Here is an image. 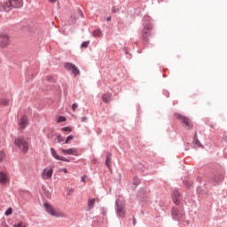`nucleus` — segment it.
<instances>
[{
    "mask_svg": "<svg viewBox=\"0 0 227 227\" xmlns=\"http://www.w3.org/2000/svg\"><path fill=\"white\" fill-rule=\"evenodd\" d=\"M23 4L22 0H6L0 3V12H12L13 8H22Z\"/></svg>",
    "mask_w": 227,
    "mask_h": 227,
    "instance_id": "f257e3e1",
    "label": "nucleus"
},
{
    "mask_svg": "<svg viewBox=\"0 0 227 227\" xmlns=\"http://www.w3.org/2000/svg\"><path fill=\"white\" fill-rule=\"evenodd\" d=\"M44 210L47 214L52 215V217H67V213L52 207L49 203H44Z\"/></svg>",
    "mask_w": 227,
    "mask_h": 227,
    "instance_id": "f03ea898",
    "label": "nucleus"
},
{
    "mask_svg": "<svg viewBox=\"0 0 227 227\" xmlns=\"http://www.w3.org/2000/svg\"><path fill=\"white\" fill-rule=\"evenodd\" d=\"M14 145L18 148H20L23 153H27V150H29V142L24 137H18L15 138Z\"/></svg>",
    "mask_w": 227,
    "mask_h": 227,
    "instance_id": "7ed1b4c3",
    "label": "nucleus"
},
{
    "mask_svg": "<svg viewBox=\"0 0 227 227\" xmlns=\"http://www.w3.org/2000/svg\"><path fill=\"white\" fill-rule=\"evenodd\" d=\"M52 175H54V168L49 166L43 169L41 177L43 180H51V178H52Z\"/></svg>",
    "mask_w": 227,
    "mask_h": 227,
    "instance_id": "20e7f679",
    "label": "nucleus"
},
{
    "mask_svg": "<svg viewBox=\"0 0 227 227\" xmlns=\"http://www.w3.org/2000/svg\"><path fill=\"white\" fill-rule=\"evenodd\" d=\"M10 45V35L5 33L0 34V49H6Z\"/></svg>",
    "mask_w": 227,
    "mask_h": 227,
    "instance_id": "39448f33",
    "label": "nucleus"
},
{
    "mask_svg": "<svg viewBox=\"0 0 227 227\" xmlns=\"http://www.w3.org/2000/svg\"><path fill=\"white\" fill-rule=\"evenodd\" d=\"M177 120H180V121H182V123H184V128L187 130H191L192 129V122H191V120H189V118L182 115V114H177L176 115Z\"/></svg>",
    "mask_w": 227,
    "mask_h": 227,
    "instance_id": "423d86ee",
    "label": "nucleus"
},
{
    "mask_svg": "<svg viewBox=\"0 0 227 227\" xmlns=\"http://www.w3.org/2000/svg\"><path fill=\"white\" fill-rule=\"evenodd\" d=\"M64 67L66 70H70L74 76L79 75L81 74L79 68H77L76 66L72 63H66Z\"/></svg>",
    "mask_w": 227,
    "mask_h": 227,
    "instance_id": "0eeeda50",
    "label": "nucleus"
},
{
    "mask_svg": "<svg viewBox=\"0 0 227 227\" xmlns=\"http://www.w3.org/2000/svg\"><path fill=\"white\" fill-rule=\"evenodd\" d=\"M61 153L64 155H74V157L79 156V152L75 148H69V149H60Z\"/></svg>",
    "mask_w": 227,
    "mask_h": 227,
    "instance_id": "6e6552de",
    "label": "nucleus"
},
{
    "mask_svg": "<svg viewBox=\"0 0 227 227\" xmlns=\"http://www.w3.org/2000/svg\"><path fill=\"white\" fill-rule=\"evenodd\" d=\"M51 153L52 157L56 159V160H63L64 162H70V160H68L67 158L59 156V153L56 152V149L51 148Z\"/></svg>",
    "mask_w": 227,
    "mask_h": 227,
    "instance_id": "1a4fd4ad",
    "label": "nucleus"
},
{
    "mask_svg": "<svg viewBox=\"0 0 227 227\" xmlns=\"http://www.w3.org/2000/svg\"><path fill=\"white\" fill-rule=\"evenodd\" d=\"M172 216H173V219H176V221H180V219L184 217V211H180L177 208L174 207L172 208Z\"/></svg>",
    "mask_w": 227,
    "mask_h": 227,
    "instance_id": "9d476101",
    "label": "nucleus"
},
{
    "mask_svg": "<svg viewBox=\"0 0 227 227\" xmlns=\"http://www.w3.org/2000/svg\"><path fill=\"white\" fill-rule=\"evenodd\" d=\"M151 29H152V24L149 23L145 26V28L143 29V32H142V36L144 40H148V36H150Z\"/></svg>",
    "mask_w": 227,
    "mask_h": 227,
    "instance_id": "9b49d317",
    "label": "nucleus"
},
{
    "mask_svg": "<svg viewBox=\"0 0 227 227\" xmlns=\"http://www.w3.org/2000/svg\"><path fill=\"white\" fill-rule=\"evenodd\" d=\"M172 200L176 205H180V192L174 190L172 193Z\"/></svg>",
    "mask_w": 227,
    "mask_h": 227,
    "instance_id": "f8f14e48",
    "label": "nucleus"
},
{
    "mask_svg": "<svg viewBox=\"0 0 227 227\" xmlns=\"http://www.w3.org/2000/svg\"><path fill=\"white\" fill-rule=\"evenodd\" d=\"M9 180L10 179L8 178V176L6 174H4V172H0V184L2 185L8 184Z\"/></svg>",
    "mask_w": 227,
    "mask_h": 227,
    "instance_id": "ddd939ff",
    "label": "nucleus"
},
{
    "mask_svg": "<svg viewBox=\"0 0 227 227\" xmlns=\"http://www.w3.org/2000/svg\"><path fill=\"white\" fill-rule=\"evenodd\" d=\"M111 98H113V94L111 93H106L102 95V101L105 104H109V102H111Z\"/></svg>",
    "mask_w": 227,
    "mask_h": 227,
    "instance_id": "4468645a",
    "label": "nucleus"
},
{
    "mask_svg": "<svg viewBox=\"0 0 227 227\" xmlns=\"http://www.w3.org/2000/svg\"><path fill=\"white\" fill-rule=\"evenodd\" d=\"M19 127H21V129H26V127H27V116H23L20 120V121L19 122Z\"/></svg>",
    "mask_w": 227,
    "mask_h": 227,
    "instance_id": "2eb2a0df",
    "label": "nucleus"
},
{
    "mask_svg": "<svg viewBox=\"0 0 227 227\" xmlns=\"http://www.w3.org/2000/svg\"><path fill=\"white\" fill-rule=\"evenodd\" d=\"M117 214L120 217H123L125 215V210H123V207L121 206L117 207Z\"/></svg>",
    "mask_w": 227,
    "mask_h": 227,
    "instance_id": "dca6fc26",
    "label": "nucleus"
},
{
    "mask_svg": "<svg viewBox=\"0 0 227 227\" xmlns=\"http://www.w3.org/2000/svg\"><path fill=\"white\" fill-rule=\"evenodd\" d=\"M88 207L89 208H93V207H95V199H89Z\"/></svg>",
    "mask_w": 227,
    "mask_h": 227,
    "instance_id": "f3484780",
    "label": "nucleus"
},
{
    "mask_svg": "<svg viewBox=\"0 0 227 227\" xmlns=\"http://www.w3.org/2000/svg\"><path fill=\"white\" fill-rule=\"evenodd\" d=\"M100 35H102V31H100V29H96L92 32V35L95 36L96 38L100 36Z\"/></svg>",
    "mask_w": 227,
    "mask_h": 227,
    "instance_id": "a211bd4d",
    "label": "nucleus"
},
{
    "mask_svg": "<svg viewBox=\"0 0 227 227\" xmlns=\"http://www.w3.org/2000/svg\"><path fill=\"white\" fill-rule=\"evenodd\" d=\"M106 165L107 166V168H109V166H111V156L106 157Z\"/></svg>",
    "mask_w": 227,
    "mask_h": 227,
    "instance_id": "6ab92c4d",
    "label": "nucleus"
},
{
    "mask_svg": "<svg viewBox=\"0 0 227 227\" xmlns=\"http://www.w3.org/2000/svg\"><path fill=\"white\" fill-rule=\"evenodd\" d=\"M12 214H13V209L12 207H9L6 211H5V215H12Z\"/></svg>",
    "mask_w": 227,
    "mask_h": 227,
    "instance_id": "aec40b11",
    "label": "nucleus"
},
{
    "mask_svg": "<svg viewBox=\"0 0 227 227\" xmlns=\"http://www.w3.org/2000/svg\"><path fill=\"white\" fill-rule=\"evenodd\" d=\"M62 132H72V128L66 127L61 129Z\"/></svg>",
    "mask_w": 227,
    "mask_h": 227,
    "instance_id": "412c9836",
    "label": "nucleus"
},
{
    "mask_svg": "<svg viewBox=\"0 0 227 227\" xmlns=\"http://www.w3.org/2000/svg\"><path fill=\"white\" fill-rule=\"evenodd\" d=\"M57 140H58V143H63L65 141V138H63V137H61V135H58Z\"/></svg>",
    "mask_w": 227,
    "mask_h": 227,
    "instance_id": "4be33fe9",
    "label": "nucleus"
},
{
    "mask_svg": "<svg viewBox=\"0 0 227 227\" xmlns=\"http://www.w3.org/2000/svg\"><path fill=\"white\" fill-rule=\"evenodd\" d=\"M74 139V136L70 135L67 137L65 145H68L69 141H72Z\"/></svg>",
    "mask_w": 227,
    "mask_h": 227,
    "instance_id": "5701e85b",
    "label": "nucleus"
},
{
    "mask_svg": "<svg viewBox=\"0 0 227 227\" xmlns=\"http://www.w3.org/2000/svg\"><path fill=\"white\" fill-rule=\"evenodd\" d=\"M88 45H90V41L83 42L82 43V48L86 49L88 47Z\"/></svg>",
    "mask_w": 227,
    "mask_h": 227,
    "instance_id": "b1692460",
    "label": "nucleus"
},
{
    "mask_svg": "<svg viewBox=\"0 0 227 227\" xmlns=\"http://www.w3.org/2000/svg\"><path fill=\"white\" fill-rule=\"evenodd\" d=\"M63 121H67V118H66L65 116H60V117H59L58 122H59V123H61V122H63Z\"/></svg>",
    "mask_w": 227,
    "mask_h": 227,
    "instance_id": "393cba45",
    "label": "nucleus"
},
{
    "mask_svg": "<svg viewBox=\"0 0 227 227\" xmlns=\"http://www.w3.org/2000/svg\"><path fill=\"white\" fill-rule=\"evenodd\" d=\"M133 184L134 185H139V178L134 177L133 178Z\"/></svg>",
    "mask_w": 227,
    "mask_h": 227,
    "instance_id": "a878e982",
    "label": "nucleus"
},
{
    "mask_svg": "<svg viewBox=\"0 0 227 227\" xmlns=\"http://www.w3.org/2000/svg\"><path fill=\"white\" fill-rule=\"evenodd\" d=\"M193 143H194V145H196L197 146H199V147H201L202 145H201V143L200 142V140H198V139H194L193 140Z\"/></svg>",
    "mask_w": 227,
    "mask_h": 227,
    "instance_id": "bb28decb",
    "label": "nucleus"
},
{
    "mask_svg": "<svg viewBox=\"0 0 227 227\" xmlns=\"http://www.w3.org/2000/svg\"><path fill=\"white\" fill-rule=\"evenodd\" d=\"M13 227H26V224H24L22 222H20L18 224H14Z\"/></svg>",
    "mask_w": 227,
    "mask_h": 227,
    "instance_id": "cd10ccee",
    "label": "nucleus"
},
{
    "mask_svg": "<svg viewBox=\"0 0 227 227\" xmlns=\"http://www.w3.org/2000/svg\"><path fill=\"white\" fill-rule=\"evenodd\" d=\"M77 107H79V106L77 105V103H74L73 106H72L73 111H75V109H77Z\"/></svg>",
    "mask_w": 227,
    "mask_h": 227,
    "instance_id": "c85d7f7f",
    "label": "nucleus"
},
{
    "mask_svg": "<svg viewBox=\"0 0 227 227\" xmlns=\"http://www.w3.org/2000/svg\"><path fill=\"white\" fill-rule=\"evenodd\" d=\"M61 171H63V173H65L66 175L68 173V170L67 168H60L59 170V173H61Z\"/></svg>",
    "mask_w": 227,
    "mask_h": 227,
    "instance_id": "c756f323",
    "label": "nucleus"
},
{
    "mask_svg": "<svg viewBox=\"0 0 227 227\" xmlns=\"http://www.w3.org/2000/svg\"><path fill=\"white\" fill-rule=\"evenodd\" d=\"M82 182H83L84 184L86 183V176H83L82 177Z\"/></svg>",
    "mask_w": 227,
    "mask_h": 227,
    "instance_id": "7c9ffc66",
    "label": "nucleus"
},
{
    "mask_svg": "<svg viewBox=\"0 0 227 227\" xmlns=\"http://www.w3.org/2000/svg\"><path fill=\"white\" fill-rule=\"evenodd\" d=\"M88 119L86 117H82L81 121H86Z\"/></svg>",
    "mask_w": 227,
    "mask_h": 227,
    "instance_id": "2f4dec72",
    "label": "nucleus"
},
{
    "mask_svg": "<svg viewBox=\"0 0 227 227\" xmlns=\"http://www.w3.org/2000/svg\"><path fill=\"white\" fill-rule=\"evenodd\" d=\"M107 22L111 20V16L106 19Z\"/></svg>",
    "mask_w": 227,
    "mask_h": 227,
    "instance_id": "473e14b6",
    "label": "nucleus"
},
{
    "mask_svg": "<svg viewBox=\"0 0 227 227\" xmlns=\"http://www.w3.org/2000/svg\"><path fill=\"white\" fill-rule=\"evenodd\" d=\"M50 3H56V0H49Z\"/></svg>",
    "mask_w": 227,
    "mask_h": 227,
    "instance_id": "72a5a7b5",
    "label": "nucleus"
},
{
    "mask_svg": "<svg viewBox=\"0 0 227 227\" xmlns=\"http://www.w3.org/2000/svg\"><path fill=\"white\" fill-rule=\"evenodd\" d=\"M113 13H116V10L113 9Z\"/></svg>",
    "mask_w": 227,
    "mask_h": 227,
    "instance_id": "f704fd0d",
    "label": "nucleus"
}]
</instances>
